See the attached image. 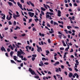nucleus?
Here are the masks:
<instances>
[{"instance_id": "obj_39", "label": "nucleus", "mask_w": 80, "mask_h": 80, "mask_svg": "<svg viewBox=\"0 0 80 80\" xmlns=\"http://www.w3.org/2000/svg\"><path fill=\"white\" fill-rule=\"evenodd\" d=\"M7 50V51H8V52H10V48H8Z\"/></svg>"}, {"instance_id": "obj_49", "label": "nucleus", "mask_w": 80, "mask_h": 80, "mask_svg": "<svg viewBox=\"0 0 80 80\" xmlns=\"http://www.w3.org/2000/svg\"><path fill=\"white\" fill-rule=\"evenodd\" d=\"M17 62H18V63H21V62H22V61H21V60L19 61V60H17Z\"/></svg>"}, {"instance_id": "obj_2", "label": "nucleus", "mask_w": 80, "mask_h": 80, "mask_svg": "<svg viewBox=\"0 0 80 80\" xmlns=\"http://www.w3.org/2000/svg\"><path fill=\"white\" fill-rule=\"evenodd\" d=\"M18 6L22 10H24L23 8H22V4L20 3L19 2H18L17 3Z\"/></svg>"}, {"instance_id": "obj_33", "label": "nucleus", "mask_w": 80, "mask_h": 80, "mask_svg": "<svg viewBox=\"0 0 80 80\" xmlns=\"http://www.w3.org/2000/svg\"><path fill=\"white\" fill-rule=\"evenodd\" d=\"M44 64L45 65H48L49 63H48V62H46L44 63Z\"/></svg>"}, {"instance_id": "obj_44", "label": "nucleus", "mask_w": 80, "mask_h": 80, "mask_svg": "<svg viewBox=\"0 0 80 80\" xmlns=\"http://www.w3.org/2000/svg\"><path fill=\"white\" fill-rule=\"evenodd\" d=\"M61 13V11L60 10H58V14Z\"/></svg>"}, {"instance_id": "obj_40", "label": "nucleus", "mask_w": 80, "mask_h": 80, "mask_svg": "<svg viewBox=\"0 0 80 80\" xmlns=\"http://www.w3.org/2000/svg\"><path fill=\"white\" fill-rule=\"evenodd\" d=\"M45 28L47 29H48L49 31H50V29H49L47 26H45Z\"/></svg>"}, {"instance_id": "obj_55", "label": "nucleus", "mask_w": 80, "mask_h": 80, "mask_svg": "<svg viewBox=\"0 0 80 80\" xmlns=\"http://www.w3.org/2000/svg\"><path fill=\"white\" fill-rule=\"evenodd\" d=\"M29 12H33V9H30Z\"/></svg>"}, {"instance_id": "obj_64", "label": "nucleus", "mask_w": 80, "mask_h": 80, "mask_svg": "<svg viewBox=\"0 0 80 80\" xmlns=\"http://www.w3.org/2000/svg\"><path fill=\"white\" fill-rule=\"evenodd\" d=\"M78 12L80 11V7L78 8Z\"/></svg>"}, {"instance_id": "obj_53", "label": "nucleus", "mask_w": 80, "mask_h": 80, "mask_svg": "<svg viewBox=\"0 0 80 80\" xmlns=\"http://www.w3.org/2000/svg\"><path fill=\"white\" fill-rule=\"evenodd\" d=\"M23 60H24V61H26L27 60V59H26V58H24L23 59Z\"/></svg>"}, {"instance_id": "obj_41", "label": "nucleus", "mask_w": 80, "mask_h": 80, "mask_svg": "<svg viewBox=\"0 0 80 80\" xmlns=\"http://www.w3.org/2000/svg\"><path fill=\"white\" fill-rule=\"evenodd\" d=\"M41 13L42 14V15H45V13H44V12H43V11H41Z\"/></svg>"}, {"instance_id": "obj_46", "label": "nucleus", "mask_w": 80, "mask_h": 80, "mask_svg": "<svg viewBox=\"0 0 80 80\" xmlns=\"http://www.w3.org/2000/svg\"><path fill=\"white\" fill-rule=\"evenodd\" d=\"M74 70H75V71H76V72H78V69H77L76 68H74Z\"/></svg>"}, {"instance_id": "obj_31", "label": "nucleus", "mask_w": 80, "mask_h": 80, "mask_svg": "<svg viewBox=\"0 0 80 80\" xmlns=\"http://www.w3.org/2000/svg\"><path fill=\"white\" fill-rule=\"evenodd\" d=\"M39 20V19L38 18L35 19V21L36 22H37V21H38Z\"/></svg>"}, {"instance_id": "obj_32", "label": "nucleus", "mask_w": 80, "mask_h": 80, "mask_svg": "<svg viewBox=\"0 0 80 80\" xmlns=\"http://www.w3.org/2000/svg\"><path fill=\"white\" fill-rule=\"evenodd\" d=\"M64 31L66 33H67V34H68V31L67 30V29L64 30Z\"/></svg>"}, {"instance_id": "obj_35", "label": "nucleus", "mask_w": 80, "mask_h": 80, "mask_svg": "<svg viewBox=\"0 0 80 80\" xmlns=\"http://www.w3.org/2000/svg\"><path fill=\"white\" fill-rule=\"evenodd\" d=\"M60 50H64V48H60Z\"/></svg>"}, {"instance_id": "obj_14", "label": "nucleus", "mask_w": 80, "mask_h": 80, "mask_svg": "<svg viewBox=\"0 0 80 80\" xmlns=\"http://www.w3.org/2000/svg\"><path fill=\"white\" fill-rule=\"evenodd\" d=\"M14 58H13L14 60H15V61H17V56H13Z\"/></svg>"}, {"instance_id": "obj_45", "label": "nucleus", "mask_w": 80, "mask_h": 80, "mask_svg": "<svg viewBox=\"0 0 80 80\" xmlns=\"http://www.w3.org/2000/svg\"><path fill=\"white\" fill-rule=\"evenodd\" d=\"M47 26L48 27H50V24H48V23H47Z\"/></svg>"}, {"instance_id": "obj_9", "label": "nucleus", "mask_w": 80, "mask_h": 80, "mask_svg": "<svg viewBox=\"0 0 80 80\" xmlns=\"http://www.w3.org/2000/svg\"><path fill=\"white\" fill-rule=\"evenodd\" d=\"M68 48H66L65 49V51H66V52H68V50L70 48V47H69V46L68 45Z\"/></svg>"}, {"instance_id": "obj_43", "label": "nucleus", "mask_w": 80, "mask_h": 80, "mask_svg": "<svg viewBox=\"0 0 80 80\" xmlns=\"http://www.w3.org/2000/svg\"><path fill=\"white\" fill-rule=\"evenodd\" d=\"M34 78H39V77L38 76H36L34 77Z\"/></svg>"}, {"instance_id": "obj_17", "label": "nucleus", "mask_w": 80, "mask_h": 80, "mask_svg": "<svg viewBox=\"0 0 80 80\" xmlns=\"http://www.w3.org/2000/svg\"><path fill=\"white\" fill-rule=\"evenodd\" d=\"M41 9L42 10V11H45V10H46V9L43 8V7H41Z\"/></svg>"}, {"instance_id": "obj_6", "label": "nucleus", "mask_w": 80, "mask_h": 80, "mask_svg": "<svg viewBox=\"0 0 80 80\" xmlns=\"http://www.w3.org/2000/svg\"><path fill=\"white\" fill-rule=\"evenodd\" d=\"M20 15H16V14H13V18L15 19L16 20L17 19V17H20Z\"/></svg>"}, {"instance_id": "obj_57", "label": "nucleus", "mask_w": 80, "mask_h": 80, "mask_svg": "<svg viewBox=\"0 0 80 80\" xmlns=\"http://www.w3.org/2000/svg\"><path fill=\"white\" fill-rule=\"evenodd\" d=\"M29 48V50H31V49H32V47L31 46H29V45H28V47Z\"/></svg>"}, {"instance_id": "obj_28", "label": "nucleus", "mask_w": 80, "mask_h": 80, "mask_svg": "<svg viewBox=\"0 0 80 80\" xmlns=\"http://www.w3.org/2000/svg\"><path fill=\"white\" fill-rule=\"evenodd\" d=\"M33 31H35L36 32H37V30H36V29L35 28L33 27L32 29Z\"/></svg>"}, {"instance_id": "obj_23", "label": "nucleus", "mask_w": 80, "mask_h": 80, "mask_svg": "<svg viewBox=\"0 0 80 80\" xmlns=\"http://www.w3.org/2000/svg\"><path fill=\"white\" fill-rule=\"evenodd\" d=\"M67 28L68 29H70V28H72V26H68L67 27Z\"/></svg>"}, {"instance_id": "obj_47", "label": "nucleus", "mask_w": 80, "mask_h": 80, "mask_svg": "<svg viewBox=\"0 0 80 80\" xmlns=\"http://www.w3.org/2000/svg\"><path fill=\"white\" fill-rule=\"evenodd\" d=\"M41 72L42 74L43 75H45V73H43V71H41Z\"/></svg>"}, {"instance_id": "obj_59", "label": "nucleus", "mask_w": 80, "mask_h": 80, "mask_svg": "<svg viewBox=\"0 0 80 80\" xmlns=\"http://www.w3.org/2000/svg\"><path fill=\"white\" fill-rule=\"evenodd\" d=\"M5 55L6 57H8V53H5Z\"/></svg>"}, {"instance_id": "obj_60", "label": "nucleus", "mask_w": 80, "mask_h": 80, "mask_svg": "<svg viewBox=\"0 0 80 80\" xmlns=\"http://www.w3.org/2000/svg\"><path fill=\"white\" fill-rule=\"evenodd\" d=\"M56 70V72H58V68H57Z\"/></svg>"}, {"instance_id": "obj_56", "label": "nucleus", "mask_w": 80, "mask_h": 80, "mask_svg": "<svg viewBox=\"0 0 80 80\" xmlns=\"http://www.w3.org/2000/svg\"><path fill=\"white\" fill-rule=\"evenodd\" d=\"M35 13L36 15H38V12L37 11H35Z\"/></svg>"}, {"instance_id": "obj_5", "label": "nucleus", "mask_w": 80, "mask_h": 80, "mask_svg": "<svg viewBox=\"0 0 80 80\" xmlns=\"http://www.w3.org/2000/svg\"><path fill=\"white\" fill-rule=\"evenodd\" d=\"M37 47L38 48L37 51L38 52H40V50L41 52H42V48H41V47H38L37 45Z\"/></svg>"}, {"instance_id": "obj_58", "label": "nucleus", "mask_w": 80, "mask_h": 80, "mask_svg": "<svg viewBox=\"0 0 80 80\" xmlns=\"http://www.w3.org/2000/svg\"><path fill=\"white\" fill-rule=\"evenodd\" d=\"M72 20H75V17L74 16H72Z\"/></svg>"}, {"instance_id": "obj_61", "label": "nucleus", "mask_w": 80, "mask_h": 80, "mask_svg": "<svg viewBox=\"0 0 80 80\" xmlns=\"http://www.w3.org/2000/svg\"><path fill=\"white\" fill-rule=\"evenodd\" d=\"M21 2L22 3H24V0H21Z\"/></svg>"}, {"instance_id": "obj_27", "label": "nucleus", "mask_w": 80, "mask_h": 80, "mask_svg": "<svg viewBox=\"0 0 80 80\" xmlns=\"http://www.w3.org/2000/svg\"><path fill=\"white\" fill-rule=\"evenodd\" d=\"M48 43H51V41H50V39H48Z\"/></svg>"}, {"instance_id": "obj_51", "label": "nucleus", "mask_w": 80, "mask_h": 80, "mask_svg": "<svg viewBox=\"0 0 80 80\" xmlns=\"http://www.w3.org/2000/svg\"><path fill=\"white\" fill-rule=\"evenodd\" d=\"M8 23H9V25H12V22L10 21L8 22Z\"/></svg>"}, {"instance_id": "obj_1", "label": "nucleus", "mask_w": 80, "mask_h": 80, "mask_svg": "<svg viewBox=\"0 0 80 80\" xmlns=\"http://www.w3.org/2000/svg\"><path fill=\"white\" fill-rule=\"evenodd\" d=\"M28 71H29V72H30L32 75H35V72L34 71L32 70V68H29Z\"/></svg>"}, {"instance_id": "obj_42", "label": "nucleus", "mask_w": 80, "mask_h": 80, "mask_svg": "<svg viewBox=\"0 0 80 80\" xmlns=\"http://www.w3.org/2000/svg\"><path fill=\"white\" fill-rule=\"evenodd\" d=\"M16 24H17V22H16V21L14 22L13 25L15 26V25H16Z\"/></svg>"}, {"instance_id": "obj_52", "label": "nucleus", "mask_w": 80, "mask_h": 80, "mask_svg": "<svg viewBox=\"0 0 80 80\" xmlns=\"http://www.w3.org/2000/svg\"><path fill=\"white\" fill-rule=\"evenodd\" d=\"M69 70L70 71H72V69L71 68H69Z\"/></svg>"}, {"instance_id": "obj_16", "label": "nucleus", "mask_w": 80, "mask_h": 80, "mask_svg": "<svg viewBox=\"0 0 80 80\" xmlns=\"http://www.w3.org/2000/svg\"><path fill=\"white\" fill-rule=\"evenodd\" d=\"M75 62L76 63V64H79V62H78V60H75Z\"/></svg>"}, {"instance_id": "obj_21", "label": "nucleus", "mask_w": 80, "mask_h": 80, "mask_svg": "<svg viewBox=\"0 0 80 80\" xmlns=\"http://www.w3.org/2000/svg\"><path fill=\"white\" fill-rule=\"evenodd\" d=\"M50 17V15L49 14L46 15V18H49Z\"/></svg>"}, {"instance_id": "obj_62", "label": "nucleus", "mask_w": 80, "mask_h": 80, "mask_svg": "<svg viewBox=\"0 0 80 80\" xmlns=\"http://www.w3.org/2000/svg\"><path fill=\"white\" fill-rule=\"evenodd\" d=\"M28 45L26 47V49L27 50H28Z\"/></svg>"}, {"instance_id": "obj_38", "label": "nucleus", "mask_w": 80, "mask_h": 80, "mask_svg": "<svg viewBox=\"0 0 80 80\" xmlns=\"http://www.w3.org/2000/svg\"><path fill=\"white\" fill-rule=\"evenodd\" d=\"M32 61H34V60H35V58L34 57H32Z\"/></svg>"}, {"instance_id": "obj_19", "label": "nucleus", "mask_w": 80, "mask_h": 80, "mask_svg": "<svg viewBox=\"0 0 80 80\" xmlns=\"http://www.w3.org/2000/svg\"><path fill=\"white\" fill-rule=\"evenodd\" d=\"M43 5L44 7L45 8H46V9H48V8H47V6H46V5H45V4H43Z\"/></svg>"}, {"instance_id": "obj_63", "label": "nucleus", "mask_w": 80, "mask_h": 80, "mask_svg": "<svg viewBox=\"0 0 80 80\" xmlns=\"http://www.w3.org/2000/svg\"><path fill=\"white\" fill-rule=\"evenodd\" d=\"M49 14L51 16L52 15H54L53 13L52 12H50Z\"/></svg>"}, {"instance_id": "obj_30", "label": "nucleus", "mask_w": 80, "mask_h": 80, "mask_svg": "<svg viewBox=\"0 0 80 80\" xmlns=\"http://www.w3.org/2000/svg\"><path fill=\"white\" fill-rule=\"evenodd\" d=\"M19 58H23V56L22 55L21 56V55H19Z\"/></svg>"}, {"instance_id": "obj_3", "label": "nucleus", "mask_w": 80, "mask_h": 80, "mask_svg": "<svg viewBox=\"0 0 80 80\" xmlns=\"http://www.w3.org/2000/svg\"><path fill=\"white\" fill-rule=\"evenodd\" d=\"M17 55H18V57H19V55H21L22 54V55H24V54H25V53H24V52H20V51H18L17 52Z\"/></svg>"}, {"instance_id": "obj_25", "label": "nucleus", "mask_w": 80, "mask_h": 80, "mask_svg": "<svg viewBox=\"0 0 80 80\" xmlns=\"http://www.w3.org/2000/svg\"><path fill=\"white\" fill-rule=\"evenodd\" d=\"M18 28L19 29H20V28H19L18 26H16V28L15 29H14V30H17Z\"/></svg>"}, {"instance_id": "obj_11", "label": "nucleus", "mask_w": 80, "mask_h": 80, "mask_svg": "<svg viewBox=\"0 0 80 80\" xmlns=\"http://www.w3.org/2000/svg\"><path fill=\"white\" fill-rule=\"evenodd\" d=\"M72 76H73V73H69V77L71 78Z\"/></svg>"}, {"instance_id": "obj_18", "label": "nucleus", "mask_w": 80, "mask_h": 80, "mask_svg": "<svg viewBox=\"0 0 80 80\" xmlns=\"http://www.w3.org/2000/svg\"><path fill=\"white\" fill-rule=\"evenodd\" d=\"M55 63L56 65H59V64H60V62L58 61H57Z\"/></svg>"}, {"instance_id": "obj_24", "label": "nucleus", "mask_w": 80, "mask_h": 80, "mask_svg": "<svg viewBox=\"0 0 80 80\" xmlns=\"http://www.w3.org/2000/svg\"><path fill=\"white\" fill-rule=\"evenodd\" d=\"M32 56L33 57H34V58H35V57H37V55L36 54H33L32 55Z\"/></svg>"}, {"instance_id": "obj_36", "label": "nucleus", "mask_w": 80, "mask_h": 80, "mask_svg": "<svg viewBox=\"0 0 80 80\" xmlns=\"http://www.w3.org/2000/svg\"><path fill=\"white\" fill-rule=\"evenodd\" d=\"M29 21L28 23H30V22H31L32 21V19H29Z\"/></svg>"}, {"instance_id": "obj_54", "label": "nucleus", "mask_w": 80, "mask_h": 80, "mask_svg": "<svg viewBox=\"0 0 80 80\" xmlns=\"http://www.w3.org/2000/svg\"><path fill=\"white\" fill-rule=\"evenodd\" d=\"M73 52V49L71 48V50L70 51V53H71L72 52Z\"/></svg>"}, {"instance_id": "obj_20", "label": "nucleus", "mask_w": 80, "mask_h": 80, "mask_svg": "<svg viewBox=\"0 0 80 80\" xmlns=\"http://www.w3.org/2000/svg\"><path fill=\"white\" fill-rule=\"evenodd\" d=\"M2 19L3 20H5V14L3 15V17H2Z\"/></svg>"}, {"instance_id": "obj_22", "label": "nucleus", "mask_w": 80, "mask_h": 80, "mask_svg": "<svg viewBox=\"0 0 80 80\" xmlns=\"http://www.w3.org/2000/svg\"><path fill=\"white\" fill-rule=\"evenodd\" d=\"M75 67H74V68H77V65H78V64L75 63Z\"/></svg>"}, {"instance_id": "obj_15", "label": "nucleus", "mask_w": 80, "mask_h": 80, "mask_svg": "<svg viewBox=\"0 0 80 80\" xmlns=\"http://www.w3.org/2000/svg\"><path fill=\"white\" fill-rule=\"evenodd\" d=\"M11 63H15V64H17L16 62H15L13 60H11Z\"/></svg>"}, {"instance_id": "obj_29", "label": "nucleus", "mask_w": 80, "mask_h": 80, "mask_svg": "<svg viewBox=\"0 0 80 80\" xmlns=\"http://www.w3.org/2000/svg\"><path fill=\"white\" fill-rule=\"evenodd\" d=\"M12 17L11 16H10V17H9V18L8 19V20H11V18H12Z\"/></svg>"}, {"instance_id": "obj_26", "label": "nucleus", "mask_w": 80, "mask_h": 80, "mask_svg": "<svg viewBox=\"0 0 80 80\" xmlns=\"http://www.w3.org/2000/svg\"><path fill=\"white\" fill-rule=\"evenodd\" d=\"M54 25H58V23H57L56 22H54Z\"/></svg>"}, {"instance_id": "obj_50", "label": "nucleus", "mask_w": 80, "mask_h": 80, "mask_svg": "<svg viewBox=\"0 0 80 80\" xmlns=\"http://www.w3.org/2000/svg\"><path fill=\"white\" fill-rule=\"evenodd\" d=\"M59 26L60 27H61V28H63V26L62 25H59Z\"/></svg>"}, {"instance_id": "obj_34", "label": "nucleus", "mask_w": 80, "mask_h": 80, "mask_svg": "<svg viewBox=\"0 0 80 80\" xmlns=\"http://www.w3.org/2000/svg\"><path fill=\"white\" fill-rule=\"evenodd\" d=\"M46 53H48V54H49V53H50V52H49V51L48 50H47V51H46Z\"/></svg>"}, {"instance_id": "obj_48", "label": "nucleus", "mask_w": 80, "mask_h": 80, "mask_svg": "<svg viewBox=\"0 0 80 80\" xmlns=\"http://www.w3.org/2000/svg\"><path fill=\"white\" fill-rule=\"evenodd\" d=\"M61 68H62V69H63L64 68V66L63 65H61Z\"/></svg>"}, {"instance_id": "obj_12", "label": "nucleus", "mask_w": 80, "mask_h": 80, "mask_svg": "<svg viewBox=\"0 0 80 80\" xmlns=\"http://www.w3.org/2000/svg\"><path fill=\"white\" fill-rule=\"evenodd\" d=\"M29 2L30 3V4H31V5H32V7H35V6L34 5V4H33V3L31 2V1H29Z\"/></svg>"}, {"instance_id": "obj_37", "label": "nucleus", "mask_w": 80, "mask_h": 80, "mask_svg": "<svg viewBox=\"0 0 80 80\" xmlns=\"http://www.w3.org/2000/svg\"><path fill=\"white\" fill-rule=\"evenodd\" d=\"M50 23L51 24H53V20L51 21Z\"/></svg>"}, {"instance_id": "obj_13", "label": "nucleus", "mask_w": 80, "mask_h": 80, "mask_svg": "<svg viewBox=\"0 0 80 80\" xmlns=\"http://www.w3.org/2000/svg\"><path fill=\"white\" fill-rule=\"evenodd\" d=\"M13 51H11L10 53V55L12 57H13Z\"/></svg>"}, {"instance_id": "obj_4", "label": "nucleus", "mask_w": 80, "mask_h": 80, "mask_svg": "<svg viewBox=\"0 0 80 80\" xmlns=\"http://www.w3.org/2000/svg\"><path fill=\"white\" fill-rule=\"evenodd\" d=\"M28 14L31 17H33L35 15L34 13L32 12H28Z\"/></svg>"}, {"instance_id": "obj_7", "label": "nucleus", "mask_w": 80, "mask_h": 80, "mask_svg": "<svg viewBox=\"0 0 80 80\" xmlns=\"http://www.w3.org/2000/svg\"><path fill=\"white\" fill-rule=\"evenodd\" d=\"M1 50L2 51V52H6V49H5V48L4 47L2 46L1 48Z\"/></svg>"}, {"instance_id": "obj_8", "label": "nucleus", "mask_w": 80, "mask_h": 80, "mask_svg": "<svg viewBox=\"0 0 80 80\" xmlns=\"http://www.w3.org/2000/svg\"><path fill=\"white\" fill-rule=\"evenodd\" d=\"M40 64H39V65L40 67H42L43 65V62L42 61H41L40 62Z\"/></svg>"}, {"instance_id": "obj_10", "label": "nucleus", "mask_w": 80, "mask_h": 80, "mask_svg": "<svg viewBox=\"0 0 80 80\" xmlns=\"http://www.w3.org/2000/svg\"><path fill=\"white\" fill-rule=\"evenodd\" d=\"M8 4L9 5L10 7L11 6H13V3L10 2H8Z\"/></svg>"}]
</instances>
